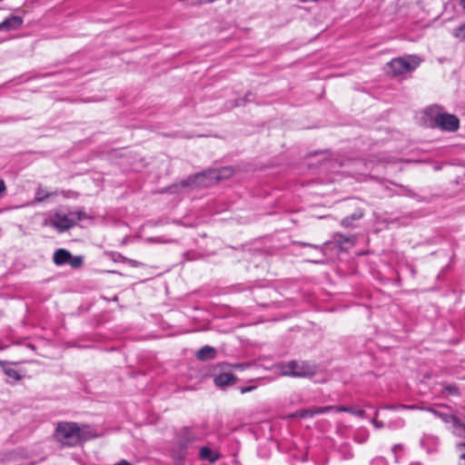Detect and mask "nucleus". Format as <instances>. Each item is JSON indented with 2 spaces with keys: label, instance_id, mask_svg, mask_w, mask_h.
<instances>
[{
  "label": "nucleus",
  "instance_id": "obj_28",
  "mask_svg": "<svg viewBox=\"0 0 465 465\" xmlns=\"http://www.w3.org/2000/svg\"><path fill=\"white\" fill-rule=\"evenodd\" d=\"M303 245H307L306 243H302ZM309 246H311V244H308ZM312 247L315 248V249H318L320 251H322V248L321 246H318V245H312Z\"/></svg>",
  "mask_w": 465,
  "mask_h": 465
},
{
  "label": "nucleus",
  "instance_id": "obj_9",
  "mask_svg": "<svg viewBox=\"0 0 465 465\" xmlns=\"http://www.w3.org/2000/svg\"><path fill=\"white\" fill-rule=\"evenodd\" d=\"M236 381L235 376L230 372H223L214 378L216 386L223 388L227 385L233 384Z\"/></svg>",
  "mask_w": 465,
  "mask_h": 465
},
{
  "label": "nucleus",
  "instance_id": "obj_7",
  "mask_svg": "<svg viewBox=\"0 0 465 465\" xmlns=\"http://www.w3.org/2000/svg\"><path fill=\"white\" fill-rule=\"evenodd\" d=\"M334 411H346L345 409L336 408V406L312 407L309 409L299 410L290 415L291 418H307L314 415L327 413Z\"/></svg>",
  "mask_w": 465,
  "mask_h": 465
},
{
  "label": "nucleus",
  "instance_id": "obj_23",
  "mask_svg": "<svg viewBox=\"0 0 465 465\" xmlns=\"http://www.w3.org/2000/svg\"><path fill=\"white\" fill-rule=\"evenodd\" d=\"M378 415H379V411H376L375 415H374V418L372 419V421H371V422H372V424H373L376 428L381 429V428H383V427H384V424H383V422H381V421H380V420H377Z\"/></svg>",
  "mask_w": 465,
  "mask_h": 465
},
{
  "label": "nucleus",
  "instance_id": "obj_1",
  "mask_svg": "<svg viewBox=\"0 0 465 465\" xmlns=\"http://www.w3.org/2000/svg\"><path fill=\"white\" fill-rule=\"evenodd\" d=\"M54 437L63 446H76L96 437L87 425L79 426L75 422H59L55 429Z\"/></svg>",
  "mask_w": 465,
  "mask_h": 465
},
{
  "label": "nucleus",
  "instance_id": "obj_11",
  "mask_svg": "<svg viewBox=\"0 0 465 465\" xmlns=\"http://www.w3.org/2000/svg\"><path fill=\"white\" fill-rule=\"evenodd\" d=\"M71 253L65 249H58L54 252L53 261L56 265H63L68 262Z\"/></svg>",
  "mask_w": 465,
  "mask_h": 465
},
{
  "label": "nucleus",
  "instance_id": "obj_21",
  "mask_svg": "<svg viewBox=\"0 0 465 465\" xmlns=\"http://www.w3.org/2000/svg\"><path fill=\"white\" fill-rule=\"evenodd\" d=\"M438 415L440 418L442 419L443 421H445L446 423H450L451 425H453V423L456 422V420H458L453 415H448V414H438Z\"/></svg>",
  "mask_w": 465,
  "mask_h": 465
},
{
  "label": "nucleus",
  "instance_id": "obj_12",
  "mask_svg": "<svg viewBox=\"0 0 465 465\" xmlns=\"http://www.w3.org/2000/svg\"><path fill=\"white\" fill-rule=\"evenodd\" d=\"M200 458L204 460L214 462L218 460V455L208 447L200 449Z\"/></svg>",
  "mask_w": 465,
  "mask_h": 465
},
{
  "label": "nucleus",
  "instance_id": "obj_5",
  "mask_svg": "<svg viewBox=\"0 0 465 465\" xmlns=\"http://www.w3.org/2000/svg\"><path fill=\"white\" fill-rule=\"evenodd\" d=\"M438 105H432L426 109V114L434 118L435 126L448 132H455L459 129L460 121L454 115L441 112Z\"/></svg>",
  "mask_w": 465,
  "mask_h": 465
},
{
  "label": "nucleus",
  "instance_id": "obj_19",
  "mask_svg": "<svg viewBox=\"0 0 465 465\" xmlns=\"http://www.w3.org/2000/svg\"><path fill=\"white\" fill-rule=\"evenodd\" d=\"M4 372L5 373V375H7L8 377L14 379L15 381L21 380V376L18 373V371L16 370L13 369V368L5 367L4 368Z\"/></svg>",
  "mask_w": 465,
  "mask_h": 465
},
{
  "label": "nucleus",
  "instance_id": "obj_24",
  "mask_svg": "<svg viewBox=\"0 0 465 465\" xmlns=\"http://www.w3.org/2000/svg\"><path fill=\"white\" fill-rule=\"evenodd\" d=\"M384 408L388 409V410H406L407 409L406 405H404V404L388 405Z\"/></svg>",
  "mask_w": 465,
  "mask_h": 465
},
{
  "label": "nucleus",
  "instance_id": "obj_4",
  "mask_svg": "<svg viewBox=\"0 0 465 465\" xmlns=\"http://www.w3.org/2000/svg\"><path fill=\"white\" fill-rule=\"evenodd\" d=\"M279 369L282 375L297 378L312 377L317 371V368L314 364L301 361H290L281 364Z\"/></svg>",
  "mask_w": 465,
  "mask_h": 465
},
{
  "label": "nucleus",
  "instance_id": "obj_17",
  "mask_svg": "<svg viewBox=\"0 0 465 465\" xmlns=\"http://www.w3.org/2000/svg\"><path fill=\"white\" fill-rule=\"evenodd\" d=\"M336 408H341L348 411H336L337 412H348L354 415H357L359 417H363L365 415V411L363 410H354L353 408L350 407H343V406H336Z\"/></svg>",
  "mask_w": 465,
  "mask_h": 465
},
{
  "label": "nucleus",
  "instance_id": "obj_22",
  "mask_svg": "<svg viewBox=\"0 0 465 465\" xmlns=\"http://www.w3.org/2000/svg\"><path fill=\"white\" fill-rule=\"evenodd\" d=\"M457 447L460 451V465H465V443H460Z\"/></svg>",
  "mask_w": 465,
  "mask_h": 465
},
{
  "label": "nucleus",
  "instance_id": "obj_8",
  "mask_svg": "<svg viewBox=\"0 0 465 465\" xmlns=\"http://www.w3.org/2000/svg\"><path fill=\"white\" fill-rule=\"evenodd\" d=\"M23 20L19 16H11L0 23V31L15 30L21 26Z\"/></svg>",
  "mask_w": 465,
  "mask_h": 465
},
{
  "label": "nucleus",
  "instance_id": "obj_10",
  "mask_svg": "<svg viewBox=\"0 0 465 465\" xmlns=\"http://www.w3.org/2000/svg\"><path fill=\"white\" fill-rule=\"evenodd\" d=\"M198 439L199 436L189 428H183L179 434V440L183 445H187L197 440Z\"/></svg>",
  "mask_w": 465,
  "mask_h": 465
},
{
  "label": "nucleus",
  "instance_id": "obj_29",
  "mask_svg": "<svg viewBox=\"0 0 465 465\" xmlns=\"http://www.w3.org/2000/svg\"><path fill=\"white\" fill-rule=\"evenodd\" d=\"M407 409L406 410H415L417 409V406L415 405H406Z\"/></svg>",
  "mask_w": 465,
  "mask_h": 465
},
{
  "label": "nucleus",
  "instance_id": "obj_20",
  "mask_svg": "<svg viewBox=\"0 0 465 465\" xmlns=\"http://www.w3.org/2000/svg\"><path fill=\"white\" fill-rule=\"evenodd\" d=\"M454 36L460 41L465 42V23L455 29Z\"/></svg>",
  "mask_w": 465,
  "mask_h": 465
},
{
  "label": "nucleus",
  "instance_id": "obj_3",
  "mask_svg": "<svg viewBox=\"0 0 465 465\" xmlns=\"http://www.w3.org/2000/svg\"><path fill=\"white\" fill-rule=\"evenodd\" d=\"M233 173L231 167H223L219 170H213L208 173H199L194 176H190L187 179L181 182V185L183 187L197 185V186H207L212 183L213 181H221L230 178Z\"/></svg>",
  "mask_w": 465,
  "mask_h": 465
},
{
  "label": "nucleus",
  "instance_id": "obj_16",
  "mask_svg": "<svg viewBox=\"0 0 465 465\" xmlns=\"http://www.w3.org/2000/svg\"><path fill=\"white\" fill-rule=\"evenodd\" d=\"M453 432L462 438H465V424L460 422L459 420L452 425Z\"/></svg>",
  "mask_w": 465,
  "mask_h": 465
},
{
  "label": "nucleus",
  "instance_id": "obj_15",
  "mask_svg": "<svg viewBox=\"0 0 465 465\" xmlns=\"http://www.w3.org/2000/svg\"><path fill=\"white\" fill-rule=\"evenodd\" d=\"M54 195L52 193H47L42 187H38L35 193V202L40 203L45 200L46 198Z\"/></svg>",
  "mask_w": 465,
  "mask_h": 465
},
{
  "label": "nucleus",
  "instance_id": "obj_14",
  "mask_svg": "<svg viewBox=\"0 0 465 465\" xmlns=\"http://www.w3.org/2000/svg\"><path fill=\"white\" fill-rule=\"evenodd\" d=\"M363 213L361 212L354 213L353 214L342 219L341 224L343 227H351L354 221L361 219Z\"/></svg>",
  "mask_w": 465,
  "mask_h": 465
},
{
  "label": "nucleus",
  "instance_id": "obj_2",
  "mask_svg": "<svg viewBox=\"0 0 465 465\" xmlns=\"http://www.w3.org/2000/svg\"><path fill=\"white\" fill-rule=\"evenodd\" d=\"M87 217L84 211H74L67 213H55L50 219H45L44 226H51L59 232H65L74 227L78 222Z\"/></svg>",
  "mask_w": 465,
  "mask_h": 465
},
{
  "label": "nucleus",
  "instance_id": "obj_25",
  "mask_svg": "<svg viewBox=\"0 0 465 465\" xmlns=\"http://www.w3.org/2000/svg\"><path fill=\"white\" fill-rule=\"evenodd\" d=\"M254 389H255V387H254V386L242 387V388H241V389H240V391H241L242 393H246V392H249V391H252V390H254Z\"/></svg>",
  "mask_w": 465,
  "mask_h": 465
},
{
  "label": "nucleus",
  "instance_id": "obj_27",
  "mask_svg": "<svg viewBox=\"0 0 465 465\" xmlns=\"http://www.w3.org/2000/svg\"><path fill=\"white\" fill-rule=\"evenodd\" d=\"M114 465H131L128 461L123 460L120 462L114 464Z\"/></svg>",
  "mask_w": 465,
  "mask_h": 465
},
{
  "label": "nucleus",
  "instance_id": "obj_31",
  "mask_svg": "<svg viewBox=\"0 0 465 465\" xmlns=\"http://www.w3.org/2000/svg\"><path fill=\"white\" fill-rule=\"evenodd\" d=\"M460 5L465 10V0H460Z\"/></svg>",
  "mask_w": 465,
  "mask_h": 465
},
{
  "label": "nucleus",
  "instance_id": "obj_18",
  "mask_svg": "<svg viewBox=\"0 0 465 465\" xmlns=\"http://www.w3.org/2000/svg\"><path fill=\"white\" fill-rule=\"evenodd\" d=\"M70 266L74 269H77L82 266L83 264V257L82 256H72L70 260H68V262Z\"/></svg>",
  "mask_w": 465,
  "mask_h": 465
},
{
  "label": "nucleus",
  "instance_id": "obj_6",
  "mask_svg": "<svg viewBox=\"0 0 465 465\" xmlns=\"http://www.w3.org/2000/svg\"><path fill=\"white\" fill-rule=\"evenodd\" d=\"M420 64L417 55H408L392 59L387 64L388 73L393 76L401 75L415 70Z\"/></svg>",
  "mask_w": 465,
  "mask_h": 465
},
{
  "label": "nucleus",
  "instance_id": "obj_13",
  "mask_svg": "<svg viewBox=\"0 0 465 465\" xmlns=\"http://www.w3.org/2000/svg\"><path fill=\"white\" fill-rule=\"evenodd\" d=\"M215 356V350L210 346H204L197 351L200 360L213 359Z\"/></svg>",
  "mask_w": 465,
  "mask_h": 465
},
{
  "label": "nucleus",
  "instance_id": "obj_26",
  "mask_svg": "<svg viewBox=\"0 0 465 465\" xmlns=\"http://www.w3.org/2000/svg\"><path fill=\"white\" fill-rule=\"evenodd\" d=\"M446 390L452 393V394H456L457 393V388L454 387V386H449V387H446Z\"/></svg>",
  "mask_w": 465,
  "mask_h": 465
},
{
  "label": "nucleus",
  "instance_id": "obj_30",
  "mask_svg": "<svg viewBox=\"0 0 465 465\" xmlns=\"http://www.w3.org/2000/svg\"><path fill=\"white\" fill-rule=\"evenodd\" d=\"M398 423H399L400 427H403L404 426V420L402 419H399L398 420Z\"/></svg>",
  "mask_w": 465,
  "mask_h": 465
},
{
  "label": "nucleus",
  "instance_id": "obj_32",
  "mask_svg": "<svg viewBox=\"0 0 465 465\" xmlns=\"http://www.w3.org/2000/svg\"><path fill=\"white\" fill-rule=\"evenodd\" d=\"M215 0H203V3H213L214 2Z\"/></svg>",
  "mask_w": 465,
  "mask_h": 465
}]
</instances>
